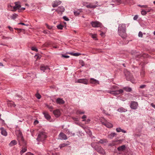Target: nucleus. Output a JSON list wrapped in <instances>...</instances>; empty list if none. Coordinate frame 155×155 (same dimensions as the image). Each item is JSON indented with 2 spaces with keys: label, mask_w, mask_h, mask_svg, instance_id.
<instances>
[{
  "label": "nucleus",
  "mask_w": 155,
  "mask_h": 155,
  "mask_svg": "<svg viewBox=\"0 0 155 155\" xmlns=\"http://www.w3.org/2000/svg\"><path fill=\"white\" fill-rule=\"evenodd\" d=\"M97 6V5H92L91 3H90L89 5H86L87 8H95Z\"/></svg>",
  "instance_id": "obj_18"
},
{
  "label": "nucleus",
  "mask_w": 155,
  "mask_h": 155,
  "mask_svg": "<svg viewBox=\"0 0 155 155\" xmlns=\"http://www.w3.org/2000/svg\"><path fill=\"white\" fill-rule=\"evenodd\" d=\"M146 8L147 9H146V11L147 12V13L150 12L151 10V9L150 8H148V7H147V8Z\"/></svg>",
  "instance_id": "obj_40"
},
{
  "label": "nucleus",
  "mask_w": 155,
  "mask_h": 155,
  "mask_svg": "<svg viewBox=\"0 0 155 155\" xmlns=\"http://www.w3.org/2000/svg\"><path fill=\"white\" fill-rule=\"evenodd\" d=\"M91 35H92V37L94 39H95L96 38V36L95 35H94L92 34H91Z\"/></svg>",
  "instance_id": "obj_51"
},
{
  "label": "nucleus",
  "mask_w": 155,
  "mask_h": 155,
  "mask_svg": "<svg viewBox=\"0 0 155 155\" xmlns=\"http://www.w3.org/2000/svg\"><path fill=\"white\" fill-rule=\"evenodd\" d=\"M112 2L115 3V5L119 4L120 3V0H112Z\"/></svg>",
  "instance_id": "obj_29"
},
{
  "label": "nucleus",
  "mask_w": 155,
  "mask_h": 155,
  "mask_svg": "<svg viewBox=\"0 0 155 155\" xmlns=\"http://www.w3.org/2000/svg\"><path fill=\"white\" fill-rule=\"evenodd\" d=\"M117 111L120 112H123L127 111V110L123 107H120L117 110Z\"/></svg>",
  "instance_id": "obj_24"
},
{
  "label": "nucleus",
  "mask_w": 155,
  "mask_h": 155,
  "mask_svg": "<svg viewBox=\"0 0 155 155\" xmlns=\"http://www.w3.org/2000/svg\"><path fill=\"white\" fill-rule=\"evenodd\" d=\"M15 133L17 137L18 140L19 142V144H20L21 142H23L24 141L21 132L19 130H17L15 131Z\"/></svg>",
  "instance_id": "obj_5"
},
{
  "label": "nucleus",
  "mask_w": 155,
  "mask_h": 155,
  "mask_svg": "<svg viewBox=\"0 0 155 155\" xmlns=\"http://www.w3.org/2000/svg\"><path fill=\"white\" fill-rule=\"evenodd\" d=\"M124 72L127 80L128 81H130L132 82H133V81H134L133 78L130 73L127 70H125Z\"/></svg>",
  "instance_id": "obj_6"
},
{
  "label": "nucleus",
  "mask_w": 155,
  "mask_h": 155,
  "mask_svg": "<svg viewBox=\"0 0 155 155\" xmlns=\"http://www.w3.org/2000/svg\"><path fill=\"white\" fill-rule=\"evenodd\" d=\"M126 147L125 145L121 146L117 148V150L118 151H123L125 150Z\"/></svg>",
  "instance_id": "obj_23"
},
{
  "label": "nucleus",
  "mask_w": 155,
  "mask_h": 155,
  "mask_svg": "<svg viewBox=\"0 0 155 155\" xmlns=\"http://www.w3.org/2000/svg\"><path fill=\"white\" fill-rule=\"evenodd\" d=\"M64 7L63 6H61L59 7L56 11H58V13H59L60 12H64Z\"/></svg>",
  "instance_id": "obj_20"
},
{
  "label": "nucleus",
  "mask_w": 155,
  "mask_h": 155,
  "mask_svg": "<svg viewBox=\"0 0 155 155\" xmlns=\"http://www.w3.org/2000/svg\"><path fill=\"white\" fill-rule=\"evenodd\" d=\"M102 124L109 128H111L113 127V125L107 121H106L105 122H102Z\"/></svg>",
  "instance_id": "obj_11"
},
{
  "label": "nucleus",
  "mask_w": 155,
  "mask_h": 155,
  "mask_svg": "<svg viewBox=\"0 0 155 155\" xmlns=\"http://www.w3.org/2000/svg\"><path fill=\"white\" fill-rule=\"evenodd\" d=\"M92 27L94 28H98L101 26V23L100 22L96 21H92L91 22Z\"/></svg>",
  "instance_id": "obj_7"
},
{
  "label": "nucleus",
  "mask_w": 155,
  "mask_h": 155,
  "mask_svg": "<svg viewBox=\"0 0 155 155\" xmlns=\"http://www.w3.org/2000/svg\"><path fill=\"white\" fill-rule=\"evenodd\" d=\"M120 100L123 101H125L127 99L126 97H120Z\"/></svg>",
  "instance_id": "obj_45"
},
{
  "label": "nucleus",
  "mask_w": 155,
  "mask_h": 155,
  "mask_svg": "<svg viewBox=\"0 0 155 155\" xmlns=\"http://www.w3.org/2000/svg\"><path fill=\"white\" fill-rule=\"evenodd\" d=\"M146 85L143 84L140 85V88L141 89H143L145 88L146 87Z\"/></svg>",
  "instance_id": "obj_43"
},
{
  "label": "nucleus",
  "mask_w": 155,
  "mask_h": 155,
  "mask_svg": "<svg viewBox=\"0 0 155 155\" xmlns=\"http://www.w3.org/2000/svg\"><path fill=\"white\" fill-rule=\"evenodd\" d=\"M80 62L81 63L82 66H83L84 65V63L83 61H81Z\"/></svg>",
  "instance_id": "obj_59"
},
{
  "label": "nucleus",
  "mask_w": 155,
  "mask_h": 155,
  "mask_svg": "<svg viewBox=\"0 0 155 155\" xmlns=\"http://www.w3.org/2000/svg\"><path fill=\"white\" fill-rule=\"evenodd\" d=\"M63 18L64 19V20H65V21H68L69 20L68 18L66 16H64L63 17Z\"/></svg>",
  "instance_id": "obj_46"
},
{
  "label": "nucleus",
  "mask_w": 155,
  "mask_h": 155,
  "mask_svg": "<svg viewBox=\"0 0 155 155\" xmlns=\"http://www.w3.org/2000/svg\"><path fill=\"white\" fill-rule=\"evenodd\" d=\"M18 25H25L23 23H18Z\"/></svg>",
  "instance_id": "obj_60"
},
{
  "label": "nucleus",
  "mask_w": 155,
  "mask_h": 155,
  "mask_svg": "<svg viewBox=\"0 0 155 155\" xmlns=\"http://www.w3.org/2000/svg\"><path fill=\"white\" fill-rule=\"evenodd\" d=\"M61 2L59 0H56L53 3H52V7L53 8H55L57 7L58 5H60Z\"/></svg>",
  "instance_id": "obj_12"
},
{
  "label": "nucleus",
  "mask_w": 155,
  "mask_h": 155,
  "mask_svg": "<svg viewBox=\"0 0 155 155\" xmlns=\"http://www.w3.org/2000/svg\"><path fill=\"white\" fill-rule=\"evenodd\" d=\"M38 121L37 120H36L34 121V124H38Z\"/></svg>",
  "instance_id": "obj_61"
},
{
  "label": "nucleus",
  "mask_w": 155,
  "mask_h": 155,
  "mask_svg": "<svg viewBox=\"0 0 155 155\" xmlns=\"http://www.w3.org/2000/svg\"><path fill=\"white\" fill-rule=\"evenodd\" d=\"M118 87L117 86L114 85L111 87L110 88L112 90H108L107 91L108 93L113 94L115 96L116 95L120 94H122L124 92V90L122 89H120L119 90L114 91L113 90L117 89Z\"/></svg>",
  "instance_id": "obj_2"
},
{
  "label": "nucleus",
  "mask_w": 155,
  "mask_h": 155,
  "mask_svg": "<svg viewBox=\"0 0 155 155\" xmlns=\"http://www.w3.org/2000/svg\"><path fill=\"white\" fill-rule=\"evenodd\" d=\"M92 147L95 150L97 151L99 153L104 154L105 152L102 147L98 145V142H93L91 143Z\"/></svg>",
  "instance_id": "obj_3"
},
{
  "label": "nucleus",
  "mask_w": 155,
  "mask_h": 155,
  "mask_svg": "<svg viewBox=\"0 0 155 155\" xmlns=\"http://www.w3.org/2000/svg\"><path fill=\"white\" fill-rule=\"evenodd\" d=\"M43 32L45 34H47V33L46 31V30L44 31Z\"/></svg>",
  "instance_id": "obj_64"
},
{
  "label": "nucleus",
  "mask_w": 155,
  "mask_h": 155,
  "mask_svg": "<svg viewBox=\"0 0 155 155\" xmlns=\"http://www.w3.org/2000/svg\"><path fill=\"white\" fill-rule=\"evenodd\" d=\"M116 135L115 133H112L107 136V137L110 139H112Z\"/></svg>",
  "instance_id": "obj_21"
},
{
  "label": "nucleus",
  "mask_w": 155,
  "mask_h": 155,
  "mask_svg": "<svg viewBox=\"0 0 155 155\" xmlns=\"http://www.w3.org/2000/svg\"><path fill=\"white\" fill-rule=\"evenodd\" d=\"M62 57H64L65 58H68L69 57V56L68 55H65L64 54H62Z\"/></svg>",
  "instance_id": "obj_48"
},
{
  "label": "nucleus",
  "mask_w": 155,
  "mask_h": 155,
  "mask_svg": "<svg viewBox=\"0 0 155 155\" xmlns=\"http://www.w3.org/2000/svg\"><path fill=\"white\" fill-rule=\"evenodd\" d=\"M126 25L124 24H120L119 25L118 33L123 38H125L127 36L126 32Z\"/></svg>",
  "instance_id": "obj_1"
},
{
  "label": "nucleus",
  "mask_w": 155,
  "mask_h": 155,
  "mask_svg": "<svg viewBox=\"0 0 155 155\" xmlns=\"http://www.w3.org/2000/svg\"><path fill=\"white\" fill-rule=\"evenodd\" d=\"M59 138L61 140H66L67 139V137L66 135L63 133H60L59 135Z\"/></svg>",
  "instance_id": "obj_10"
},
{
  "label": "nucleus",
  "mask_w": 155,
  "mask_h": 155,
  "mask_svg": "<svg viewBox=\"0 0 155 155\" xmlns=\"http://www.w3.org/2000/svg\"><path fill=\"white\" fill-rule=\"evenodd\" d=\"M81 55V54L79 53H74V54H73V56H78Z\"/></svg>",
  "instance_id": "obj_41"
},
{
  "label": "nucleus",
  "mask_w": 155,
  "mask_h": 155,
  "mask_svg": "<svg viewBox=\"0 0 155 155\" xmlns=\"http://www.w3.org/2000/svg\"><path fill=\"white\" fill-rule=\"evenodd\" d=\"M145 74V73L144 72L142 71L141 73V76L142 77H143L144 76Z\"/></svg>",
  "instance_id": "obj_50"
},
{
  "label": "nucleus",
  "mask_w": 155,
  "mask_h": 155,
  "mask_svg": "<svg viewBox=\"0 0 155 155\" xmlns=\"http://www.w3.org/2000/svg\"><path fill=\"white\" fill-rule=\"evenodd\" d=\"M18 15L16 14H14L11 17V18L12 19H15L17 16Z\"/></svg>",
  "instance_id": "obj_36"
},
{
  "label": "nucleus",
  "mask_w": 155,
  "mask_h": 155,
  "mask_svg": "<svg viewBox=\"0 0 155 155\" xmlns=\"http://www.w3.org/2000/svg\"><path fill=\"white\" fill-rule=\"evenodd\" d=\"M76 113L77 114H83L84 113V112L81 111V110H78L77 111Z\"/></svg>",
  "instance_id": "obj_34"
},
{
  "label": "nucleus",
  "mask_w": 155,
  "mask_h": 155,
  "mask_svg": "<svg viewBox=\"0 0 155 155\" xmlns=\"http://www.w3.org/2000/svg\"><path fill=\"white\" fill-rule=\"evenodd\" d=\"M46 137L47 135L45 132H40L38 135L37 140L38 141H42L44 140Z\"/></svg>",
  "instance_id": "obj_4"
},
{
  "label": "nucleus",
  "mask_w": 155,
  "mask_h": 155,
  "mask_svg": "<svg viewBox=\"0 0 155 155\" xmlns=\"http://www.w3.org/2000/svg\"><path fill=\"white\" fill-rule=\"evenodd\" d=\"M36 96L37 97H41V95L38 93H37L35 94Z\"/></svg>",
  "instance_id": "obj_55"
},
{
  "label": "nucleus",
  "mask_w": 155,
  "mask_h": 155,
  "mask_svg": "<svg viewBox=\"0 0 155 155\" xmlns=\"http://www.w3.org/2000/svg\"><path fill=\"white\" fill-rule=\"evenodd\" d=\"M150 105L153 108L155 109V105H154L153 103L151 104Z\"/></svg>",
  "instance_id": "obj_57"
},
{
  "label": "nucleus",
  "mask_w": 155,
  "mask_h": 155,
  "mask_svg": "<svg viewBox=\"0 0 155 155\" xmlns=\"http://www.w3.org/2000/svg\"><path fill=\"white\" fill-rule=\"evenodd\" d=\"M44 117L47 120H49L50 118V116L46 112L43 113Z\"/></svg>",
  "instance_id": "obj_27"
},
{
  "label": "nucleus",
  "mask_w": 155,
  "mask_h": 155,
  "mask_svg": "<svg viewBox=\"0 0 155 155\" xmlns=\"http://www.w3.org/2000/svg\"><path fill=\"white\" fill-rule=\"evenodd\" d=\"M81 10H78L77 11H75L74 12V15L76 16H78L79 15L80 13L81 12Z\"/></svg>",
  "instance_id": "obj_32"
},
{
  "label": "nucleus",
  "mask_w": 155,
  "mask_h": 155,
  "mask_svg": "<svg viewBox=\"0 0 155 155\" xmlns=\"http://www.w3.org/2000/svg\"><path fill=\"white\" fill-rule=\"evenodd\" d=\"M86 118V116L85 115H83L82 117V119H85Z\"/></svg>",
  "instance_id": "obj_62"
},
{
  "label": "nucleus",
  "mask_w": 155,
  "mask_h": 155,
  "mask_svg": "<svg viewBox=\"0 0 155 155\" xmlns=\"http://www.w3.org/2000/svg\"><path fill=\"white\" fill-rule=\"evenodd\" d=\"M17 144V141L15 140H13L10 142L9 145L10 147H12L14 145H16Z\"/></svg>",
  "instance_id": "obj_22"
},
{
  "label": "nucleus",
  "mask_w": 155,
  "mask_h": 155,
  "mask_svg": "<svg viewBox=\"0 0 155 155\" xmlns=\"http://www.w3.org/2000/svg\"><path fill=\"white\" fill-rule=\"evenodd\" d=\"M100 35L101 36L103 37L104 36L105 34L104 32H102Z\"/></svg>",
  "instance_id": "obj_52"
},
{
  "label": "nucleus",
  "mask_w": 155,
  "mask_h": 155,
  "mask_svg": "<svg viewBox=\"0 0 155 155\" xmlns=\"http://www.w3.org/2000/svg\"><path fill=\"white\" fill-rule=\"evenodd\" d=\"M31 49L35 51L36 52H37L38 51V50L37 48H36L35 47H32L31 48Z\"/></svg>",
  "instance_id": "obj_42"
},
{
  "label": "nucleus",
  "mask_w": 155,
  "mask_h": 155,
  "mask_svg": "<svg viewBox=\"0 0 155 155\" xmlns=\"http://www.w3.org/2000/svg\"><path fill=\"white\" fill-rule=\"evenodd\" d=\"M138 36L139 37H142L143 34L141 31H140L138 34Z\"/></svg>",
  "instance_id": "obj_44"
},
{
  "label": "nucleus",
  "mask_w": 155,
  "mask_h": 155,
  "mask_svg": "<svg viewBox=\"0 0 155 155\" xmlns=\"http://www.w3.org/2000/svg\"><path fill=\"white\" fill-rule=\"evenodd\" d=\"M68 145H69V144H66L65 143H63L62 144H60L59 146V147L61 148L64 147H65Z\"/></svg>",
  "instance_id": "obj_30"
},
{
  "label": "nucleus",
  "mask_w": 155,
  "mask_h": 155,
  "mask_svg": "<svg viewBox=\"0 0 155 155\" xmlns=\"http://www.w3.org/2000/svg\"><path fill=\"white\" fill-rule=\"evenodd\" d=\"M138 17V16L137 15H136L134 16V17L133 19L134 20H136L137 19Z\"/></svg>",
  "instance_id": "obj_49"
},
{
  "label": "nucleus",
  "mask_w": 155,
  "mask_h": 155,
  "mask_svg": "<svg viewBox=\"0 0 155 155\" xmlns=\"http://www.w3.org/2000/svg\"><path fill=\"white\" fill-rule=\"evenodd\" d=\"M138 6L139 7H141V8H147V5H139Z\"/></svg>",
  "instance_id": "obj_39"
},
{
  "label": "nucleus",
  "mask_w": 155,
  "mask_h": 155,
  "mask_svg": "<svg viewBox=\"0 0 155 155\" xmlns=\"http://www.w3.org/2000/svg\"><path fill=\"white\" fill-rule=\"evenodd\" d=\"M53 113L56 117H58L61 115L60 111L59 110L57 109L53 111Z\"/></svg>",
  "instance_id": "obj_14"
},
{
  "label": "nucleus",
  "mask_w": 155,
  "mask_h": 155,
  "mask_svg": "<svg viewBox=\"0 0 155 155\" xmlns=\"http://www.w3.org/2000/svg\"><path fill=\"white\" fill-rule=\"evenodd\" d=\"M1 130V133L2 135L4 136H6L7 135V133L3 127H1L0 128Z\"/></svg>",
  "instance_id": "obj_16"
},
{
  "label": "nucleus",
  "mask_w": 155,
  "mask_h": 155,
  "mask_svg": "<svg viewBox=\"0 0 155 155\" xmlns=\"http://www.w3.org/2000/svg\"><path fill=\"white\" fill-rule=\"evenodd\" d=\"M138 106V104L137 102L132 101L131 102L130 107L132 109L135 110L137 108Z\"/></svg>",
  "instance_id": "obj_9"
},
{
  "label": "nucleus",
  "mask_w": 155,
  "mask_h": 155,
  "mask_svg": "<svg viewBox=\"0 0 155 155\" xmlns=\"http://www.w3.org/2000/svg\"><path fill=\"white\" fill-rule=\"evenodd\" d=\"M90 119H87V123H88V122H90Z\"/></svg>",
  "instance_id": "obj_63"
},
{
  "label": "nucleus",
  "mask_w": 155,
  "mask_h": 155,
  "mask_svg": "<svg viewBox=\"0 0 155 155\" xmlns=\"http://www.w3.org/2000/svg\"><path fill=\"white\" fill-rule=\"evenodd\" d=\"M45 25L48 29H51L52 28V27L51 26H49L48 24H46Z\"/></svg>",
  "instance_id": "obj_47"
},
{
  "label": "nucleus",
  "mask_w": 155,
  "mask_h": 155,
  "mask_svg": "<svg viewBox=\"0 0 155 155\" xmlns=\"http://www.w3.org/2000/svg\"><path fill=\"white\" fill-rule=\"evenodd\" d=\"M116 130L117 132H122L124 133H126V131L123 129H121L120 128H117L116 129Z\"/></svg>",
  "instance_id": "obj_26"
},
{
  "label": "nucleus",
  "mask_w": 155,
  "mask_h": 155,
  "mask_svg": "<svg viewBox=\"0 0 155 155\" xmlns=\"http://www.w3.org/2000/svg\"><path fill=\"white\" fill-rule=\"evenodd\" d=\"M75 83H82L85 84H88V81L86 78L79 79L75 81Z\"/></svg>",
  "instance_id": "obj_8"
},
{
  "label": "nucleus",
  "mask_w": 155,
  "mask_h": 155,
  "mask_svg": "<svg viewBox=\"0 0 155 155\" xmlns=\"http://www.w3.org/2000/svg\"><path fill=\"white\" fill-rule=\"evenodd\" d=\"M26 155H34L33 154L30 152H28L26 153Z\"/></svg>",
  "instance_id": "obj_56"
},
{
  "label": "nucleus",
  "mask_w": 155,
  "mask_h": 155,
  "mask_svg": "<svg viewBox=\"0 0 155 155\" xmlns=\"http://www.w3.org/2000/svg\"><path fill=\"white\" fill-rule=\"evenodd\" d=\"M27 151V149L26 147L22 148V150L20 151V153L21 155H22V154L25 152Z\"/></svg>",
  "instance_id": "obj_31"
},
{
  "label": "nucleus",
  "mask_w": 155,
  "mask_h": 155,
  "mask_svg": "<svg viewBox=\"0 0 155 155\" xmlns=\"http://www.w3.org/2000/svg\"><path fill=\"white\" fill-rule=\"evenodd\" d=\"M73 119L74 120V121H78V118L76 117H73Z\"/></svg>",
  "instance_id": "obj_58"
},
{
  "label": "nucleus",
  "mask_w": 155,
  "mask_h": 155,
  "mask_svg": "<svg viewBox=\"0 0 155 155\" xmlns=\"http://www.w3.org/2000/svg\"><path fill=\"white\" fill-rule=\"evenodd\" d=\"M15 6L13 7L14 10H16L18 9L21 7L20 3L19 2H15Z\"/></svg>",
  "instance_id": "obj_13"
},
{
  "label": "nucleus",
  "mask_w": 155,
  "mask_h": 155,
  "mask_svg": "<svg viewBox=\"0 0 155 155\" xmlns=\"http://www.w3.org/2000/svg\"><path fill=\"white\" fill-rule=\"evenodd\" d=\"M2 38L3 39H12V38H10V37H6L5 36H3L2 37Z\"/></svg>",
  "instance_id": "obj_37"
},
{
  "label": "nucleus",
  "mask_w": 155,
  "mask_h": 155,
  "mask_svg": "<svg viewBox=\"0 0 155 155\" xmlns=\"http://www.w3.org/2000/svg\"><path fill=\"white\" fill-rule=\"evenodd\" d=\"M47 107L51 111H52L53 109V107L52 106L50 105H47Z\"/></svg>",
  "instance_id": "obj_38"
},
{
  "label": "nucleus",
  "mask_w": 155,
  "mask_h": 155,
  "mask_svg": "<svg viewBox=\"0 0 155 155\" xmlns=\"http://www.w3.org/2000/svg\"><path fill=\"white\" fill-rule=\"evenodd\" d=\"M8 28L11 31H13V29L10 26H8Z\"/></svg>",
  "instance_id": "obj_53"
},
{
  "label": "nucleus",
  "mask_w": 155,
  "mask_h": 155,
  "mask_svg": "<svg viewBox=\"0 0 155 155\" xmlns=\"http://www.w3.org/2000/svg\"><path fill=\"white\" fill-rule=\"evenodd\" d=\"M49 69L48 67L47 66H45L44 65H41L40 68L41 70L43 71V72L45 71L46 70Z\"/></svg>",
  "instance_id": "obj_19"
},
{
  "label": "nucleus",
  "mask_w": 155,
  "mask_h": 155,
  "mask_svg": "<svg viewBox=\"0 0 155 155\" xmlns=\"http://www.w3.org/2000/svg\"><path fill=\"white\" fill-rule=\"evenodd\" d=\"M56 103L59 104H62L64 103V101L63 99L60 98H57L56 100Z\"/></svg>",
  "instance_id": "obj_17"
},
{
  "label": "nucleus",
  "mask_w": 155,
  "mask_h": 155,
  "mask_svg": "<svg viewBox=\"0 0 155 155\" xmlns=\"http://www.w3.org/2000/svg\"><path fill=\"white\" fill-rule=\"evenodd\" d=\"M141 14L142 15H145L147 14V12L144 9H142L141 11Z\"/></svg>",
  "instance_id": "obj_33"
},
{
  "label": "nucleus",
  "mask_w": 155,
  "mask_h": 155,
  "mask_svg": "<svg viewBox=\"0 0 155 155\" xmlns=\"http://www.w3.org/2000/svg\"><path fill=\"white\" fill-rule=\"evenodd\" d=\"M90 83L92 84H99L98 81L93 78H91L90 80Z\"/></svg>",
  "instance_id": "obj_15"
},
{
  "label": "nucleus",
  "mask_w": 155,
  "mask_h": 155,
  "mask_svg": "<svg viewBox=\"0 0 155 155\" xmlns=\"http://www.w3.org/2000/svg\"><path fill=\"white\" fill-rule=\"evenodd\" d=\"M94 140L97 142H98L99 143H102V144L103 143H105L106 142V140H105V139L101 140V139H100L98 138V140Z\"/></svg>",
  "instance_id": "obj_25"
},
{
  "label": "nucleus",
  "mask_w": 155,
  "mask_h": 155,
  "mask_svg": "<svg viewBox=\"0 0 155 155\" xmlns=\"http://www.w3.org/2000/svg\"><path fill=\"white\" fill-rule=\"evenodd\" d=\"M57 27L58 29H59L61 30L63 29V26L61 25H57Z\"/></svg>",
  "instance_id": "obj_35"
},
{
  "label": "nucleus",
  "mask_w": 155,
  "mask_h": 155,
  "mask_svg": "<svg viewBox=\"0 0 155 155\" xmlns=\"http://www.w3.org/2000/svg\"><path fill=\"white\" fill-rule=\"evenodd\" d=\"M11 106H12V107H15L16 106V105L14 104L13 103H11Z\"/></svg>",
  "instance_id": "obj_54"
},
{
  "label": "nucleus",
  "mask_w": 155,
  "mask_h": 155,
  "mask_svg": "<svg viewBox=\"0 0 155 155\" xmlns=\"http://www.w3.org/2000/svg\"><path fill=\"white\" fill-rule=\"evenodd\" d=\"M123 89L124 90L128 92H130L132 91L131 88L127 87H124Z\"/></svg>",
  "instance_id": "obj_28"
}]
</instances>
